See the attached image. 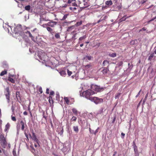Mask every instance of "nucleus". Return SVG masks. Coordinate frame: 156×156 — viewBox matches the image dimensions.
I'll use <instances>...</instances> for the list:
<instances>
[{
	"instance_id": "nucleus-44",
	"label": "nucleus",
	"mask_w": 156,
	"mask_h": 156,
	"mask_svg": "<svg viewBox=\"0 0 156 156\" xmlns=\"http://www.w3.org/2000/svg\"><path fill=\"white\" fill-rule=\"evenodd\" d=\"M67 72L69 76H70L72 73V72L71 71H70L69 69L67 70Z\"/></svg>"
},
{
	"instance_id": "nucleus-60",
	"label": "nucleus",
	"mask_w": 156,
	"mask_h": 156,
	"mask_svg": "<svg viewBox=\"0 0 156 156\" xmlns=\"http://www.w3.org/2000/svg\"><path fill=\"white\" fill-rule=\"evenodd\" d=\"M63 129H62L61 130L60 132H61V133H63Z\"/></svg>"
},
{
	"instance_id": "nucleus-32",
	"label": "nucleus",
	"mask_w": 156,
	"mask_h": 156,
	"mask_svg": "<svg viewBox=\"0 0 156 156\" xmlns=\"http://www.w3.org/2000/svg\"><path fill=\"white\" fill-rule=\"evenodd\" d=\"M148 93H147V94H146L145 96V98L144 99L143 101V105H144L145 103V102L146 101V100L148 96Z\"/></svg>"
},
{
	"instance_id": "nucleus-54",
	"label": "nucleus",
	"mask_w": 156,
	"mask_h": 156,
	"mask_svg": "<svg viewBox=\"0 0 156 156\" xmlns=\"http://www.w3.org/2000/svg\"><path fill=\"white\" fill-rule=\"evenodd\" d=\"M23 114L24 115H27V113L26 111H25L24 112H23Z\"/></svg>"
},
{
	"instance_id": "nucleus-47",
	"label": "nucleus",
	"mask_w": 156,
	"mask_h": 156,
	"mask_svg": "<svg viewBox=\"0 0 156 156\" xmlns=\"http://www.w3.org/2000/svg\"><path fill=\"white\" fill-rule=\"evenodd\" d=\"M43 117L46 120L47 119V116H46L45 115V112H43Z\"/></svg>"
},
{
	"instance_id": "nucleus-1",
	"label": "nucleus",
	"mask_w": 156,
	"mask_h": 156,
	"mask_svg": "<svg viewBox=\"0 0 156 156\" xmlns=\"http://www.w3.org/2000/svg\"><path fill=\"white\" fill-rule=\"evenodd\" d=\"M95 94L94 92L92 90L90 89H88L83 91L82 94L84 97L90 100L91 98L92 97L91 96Z\"/></svg>"
},
{
	"instance_id": "nucleus-8",
	"label": "nucleus",
	"mask_w": 156,
	"mask_h": 156,
	"mask_svg": "<svg viewBox=\"0 0 156 156\" xmlns=\"http://www.w3.org/2000/svg\"><path fill=\"white\" fill-rule=\"evenodd\" d=\"M20 93L19 92L17 91L16 93V97L17 98V101L20 103H21V100L20 98Z\"/></svg>"
},
{
	"instance_id": "nucleus-2",
	"label": "nucleus",
	"mask_w": 156,
	"mask_h": 156,
	"mask_svg": "<svg viewBox=\"0 0 156 156\" xmlns=\"http://www.w3.org/2000/svg\"><path fill=\"white\" fill-rule=\"evenodd\" d=\"M40 59L44 62H47L48 60V57L44 52H39L38 55Z\"/></svg>"
},
{
	"instance_id": "nucleus-49",
	"label": "nucleus",
	"mask_w": 156,
	"mask_h": 156,
	"mask_svg": "<svg viewBox=\"0 0 156 156\" xmlns=\"http://www.w3.org/2000/svg\"><path fill=\"white\" fill-rule=\"evenodd\" d=\"M46 93L47 94H49V90L48 88H47L46 89Z\"/></svg>"
},
{
	"instance_id": "nucleus-16",
	"label": "nucleus",
	"mask_w": 156,
	"mask_h": 156,
	"mask_svg": "<svg viewBox=\"0 0 156 156\" xmlns=\"http://www.w3.org/2000/svg\"><path fill=\"white\" fill-rule=\"evenodd\" d=\"M131 16H126V15H125L120 19V22H122L125 21L127 18H128Z\"/></svg>"
},
{
	"instance_id": "nucleus-34",
	"label": "nucleus",
	"mask_w": 156,
	"mask_h": 156,
	"mask_svg": "<svg viewBox=\"0 0 156 156\" xmlns=\"http://www.w3.org/2000/svg\"><path fill=\"white\" fill-rule=\"evenodd\" d=\"M60 74L62 76H64L66 74L65 71L62 70L60 72Z\"/></svg>"
},
{
	"instance_id": "nucleus-29",
	"label": "nucleus",
	"mask_w": 156,
	"mask_h": 156,
	"mask_svg": "<svg viewBox=\"0 0 156 156\" xmlns=\"http://www.w3.org/2000/svg\"><path fill=\"white\" fill-rule=\"evenodd\" d=\"M121 94V93L120 92L116 94L115 95V99H117V98H119V97H120Z\"/></svg>"
},
{
	"instance_id": "nucleus-9",
	"label": "nucleus",
	"mask_w": 156,
	"mask_h": 156,
	"mask_svg": "<svg viewBox=\"0 0 156 156\" xmlns=\"http://www.w3.org/2000/svg\"><path fill=\"white\" fill-rule=\"evenodd\" d=\"M93 57L91 56L86 55L83 58V60L86 62H88V61L91 60Z\"/></svg>"
},
{
	"instance_id": "nucleus-5",
	"label": "nucleus",
	"mask_w": 156,
	"mask_h": 156,
	"mask_svg": "<svg viewBox=\"0 0 156 156\" xmlns=\"http://www.w3.org/2000/svg\"><path fill=\"white\" fill-rule=\"evenodd\" d=\"M4 93L6 98L7 100L8 103H9L10 102V92L9 91V87H6Z\"/></svg>"
},
{
	"instance_id": "nucleus-23",
	"label": "nucleus",
	"mask_w": 156,
	"mask_h": 156,
	"mask_svg": "<svg viewBox=\"0 0 156 156\" xmlns=\"http://www.w3.org/2000/svg\"><path fill=\"white\" fill-rule=\"evenodd\" d=\"M108 55L111 57L114 58L116 56V53H113L112 54H109Z\"/></svg>"
},
{
	"instance_id": "nucleus-46",
	"label": "nucleus",
	"mask_w": 156,
	"mask_h": 156,
	"mask_svg": "<svg viewBox=\"0 0 156 156\" xmlns=\"http://www.w3.org/2000/svg\"><path fill=\"white\" fill-rule=\"evenodd\" d=\"M99 128L98 127L96 130L95 131V132H94V134L95 135H96V134L98 132V129H99Z\"/></svg>"
},
{
	"instance_id": "nucleus-55",
	"label": "nucleus",
	"mask_w": 156,
	"mask_h": 156,
	"mask_svg": "<svg viewBox=\"0 0 156 156\" xmlns=\"http://www.w3.org/2000/svg\"><path fill=\"white\" fill-rule=\"evenodd\" d=\"M59 98V94H56V98Z\"/></svg>"
},
{
	"instance_id": "nucleus-4",
	"label": "nucleus",
	"mask_w": 156,
	"mask_h": 156,
	"mask_svg": "<svg viewBox=\"0 0 156 156\" xmlns=\"http://www.w3.org/2000/svg\"><path fill=\"white\" fill-rule=\"evenodd\" d=\"M90 100L94 102L96 104H98L103 102V100L102 98H99L97 97H92Z\"/></svg>"
},
{
	"instance_id": "nucleus-3",
	"label": "nucleus",
	"mask_w": 156,
	"mask_h": 156,
	"mask_svg": "<svg viewBox=\"0 0 156 156\" xmlns=\"http://www.w3.org/2000/svg\"><path fill=\"white\" fill-rule=\"evenodd\" d=\"M92 90L97 92H99L104 90V88L96 85L92 84L91 87Z\"/></svg>"
},
{
	"instance_id": "nucleus-10",
	"label": "nucleus",
	"mask_w": 156,
	"mask_h": 156,
	"mask_svg": "<svg viewBox=\"0 0 156 156\" xmlns=\"http://www.w3.org/2000/svg\"><path fill=\"white\" fill-rule=\"evenodd\" d=\"M25 33L26 34L28 35V37H30L32 40L34 41H35L34 37L32 36L30 31H27L26 32H25Z\"/></svg>"
},
{
	"instance_id": "nucleus-37",
	"label": "nucleus",
	"mask_w": 156,
	"mask_h": 156,
	"mask_svg": "<svg viewBox=\"0 0 156 156\" xmlns=\"http://www.w3.org/2000/svg\"><path fill=\"white\" fill-rule=\"evenodd\" d=\"M122 7V5L121 4H120V5L117 6V9L118 10H120L121 9Z\"/></svg>"
},
{
	"instance_id": "nucleus-61",
	"label": "nucleus",
	"mask_w": 156,
	"mask_h": 156,
	"mask_svg": "<svg viewBox=\"0 0 156 156\" xmlns=\"http://www.w3.org/2000/svg\"><path fill=\"white\" fill-rule=\"evenodd\" d=\"M25 135H26V137L28 139V135L27 134H25Z\"/></svg>"
},
{
	"instance_id": "nucleus-14",
	"label": "nucleus",
	"mask_w": 156,
	"mask_h": 156,
	"mask_svg": "<svg viewBox=\"0 0 156 156\" xmlns=\"http://www.w3.org/2000/svg\"><path fill=\"white\" fill-rule=\"evenodd\" d=\"M60 33H55V37L57 39H60Z\"/></svg>"
},
{
	"instance_id": "nucleus-36",
	"label": "nucleus",
	"mask_w": 156,
	"mask_h": 156,
	"mask_svg": "<svg viewBox=\"0 0 156 156\" xmlns=\"http://www.w3.org/2000/svg\"><path fill=\"white\" fill-rule=\"evenodd\" d=\"M134 145L133 146H134V151L135 152H136L137 151V147L136 146V145L135 143L134 142Z\"/></svg>"
},
{
	"instance_id": "nucleus-38",
	"label": "nucleus",
	"mask_w": 156,
	"mask_h": 156,
	"mask_svg": "<svg viewBox=\"0 0 156 156\" xmlns=\"http://www.w3.org/2000/svg\"><path fill=\"white\" fill-rule=\"evenodd\" d=\"M77 118L75 116H73L71 119V121H76V120Z\"/></svg>"
},
{
	"instance_id": "nucleus-15",
	"label": "nucleus",
	"mask_w": 156,
	"mask_h": 156,
	"mask_svg": "<svg viewBox=\"0 0 156 156\" xmlns=\"http://www.w3.org/2000/svg\"><path fill=\"white\" fill-rule=\"evenodd\" d=\"M87 37L86 35H85L83 36L80 37L79 39L78 43H80L81 42V41L83 40H84L86 39Z\"/></svg>"
},
{
	"instance_id": "nucleus-57",
	"label": "nucleus",
	"mask_w": 156,
	"mask_h": 156,
	"mask_svg": "<svg viewBox=\"0 0 156 156\" xmlns=\"http://www.w3.org/2000/svg\"><path fill=\"white\" fill-rule=\"evenodd\" d=\"M67 16L66 15H65L64 16L63 19H65L67 18Z\"/></svg>"
},
{
	"instance_id": "nucleus-59",
	"label": "nucleus",
	"mask_w": 156,
	"mask_h": 156,
	"mask_svg": "<svg viewBox=\"0 0 156 156\" xmlns=\"http://www.w3.org/2000/svg\"><path fill=\"white\" fill-rule=\"evenodd\" d=\"M115 119H116V117H115L113 120V121H112V122L113 123L115 121Z\"/></svg>"
},
{
	"instance_id": "nucleus-62",
	"label": "nucleus",
	"mask_w": 156,
	"mask_h": 156,
	"mask_svg": "<svg viewBox=\"0 0 156 156\" xmlns=\"http://www.w3.org/2000/svg\"><path fill=\"white\" fill-rule=\"evenodd\" d=\"M116 153H117V152H116V151L115 152H114V154H113V156H115V154H116Z\"/></svg>"
},
{
	"instance_id": "nucleus-28",
	"label": "nucleus",
	"mask_w": 156,
	"mask_h": 156,
	"mask_svg": "<svg viewBox=\"0 0 156 156\" xmlns=\"http://www.w3.org/2000/svg\"><path fill=\"white\" fill-rule=\"evenodd\" d=\"M79 6L81 8H84L83 6V2H81L80 1H79Z\"/></svg>"
},
{
	"instance_id": "nucleus-6",
	"label": "nucleus",
	"mask_w": 156,
	"mask_h": 156,
	"mask_svg": "<svg viewBox=\"0 0 156 156\" xmlns=\"http://www.w3.org/2000/svg\"><path fill=\"white\" fill-rule=\"evenodd\" d=\"M0 140L3 145H6L7 142L3 134H1L0 136Z\"/></svg>"
},
{
	"instance_id": "nucleus-12",
	"label": "nucleus",
	"mask_w": 156,
	"mask_h": 156,
	"mask_svg": "<svg viewBox=\"0 0 156 156\" xmlns=\"http://www.w3.org/2000/svg\"><path fill=\"white\" fill-rule=\"evenodd\" d=\"M47 30L52 35H53V34L55 33V32L49 26L47 28Z\"/></svg>"
},
{
	"instance_id": "nucleus-11",
	"label": "nucleus",
	"mask_w": 156,
	"mask_h": 156,
	"mask_svg": "<svg viewBox=\"0 0 156 156\" xmlns=\"http://www.w3.org/2000/svg\"><path fill=\"white\" fill-rule=\"evenodd\" d=\"M32 139L33 140H34L37 143H38V140L37 138L35 133L33 132H32Z\"/></svg>"
},
{
	"instance_id": "nucleus-17",
	"label": "nucleus",
	"mask_w": 156,
	"mask_h": 156,
	"mask_svg": "<svg viewBox=\"0 0 156 156\" xmlns=\"http://www.w3.org/2000/svg\"><path fill=\"white\" fill-rule=\"evenodd\" d=\"M20 124L21 125V129L22 130H23L24 129V125L25 123L23 120H21L20 122Z\"/></svg>"
},
{
	"instance_id": "nucleus-26",
	"label": "nucleus",
	"mask_w": 156,
	"mask_h": 156,
	"mask_svg": "<svg viewBox=\"0 0 156 156\" xmlns=\"http://www.w3.org/2000/svg\"><path fill=\"white\" fill-rule=\"evenodd\" d=\"M64 100L65 102H66V103L67 104L69 105V100L68 98L65 97L64 98Z\"/></svg>"
},
{
	"instance_id": "nucleus-30",
	"label": "nucleus",
	"mask_w": 156,
	"mask_h": 156,
	"mask_svg": "<svg viewBox=\"0 0 156 156\" xmlns=\"http://www.w3.org/2000/svg\"><path fill=\"white\" fill-rule=\"evenodd\" d=\"M30 5H28L26 6L25 7V9L27 11H29L30 9Z\"/></svg>"
},
{
	"instance_id": "nucleus-63",
	"label": "nucleus",
	"mask_w": 156,
	"mask_h": 156,
	"mask_svg": "<svg viewBox=\"0 0 156 156\" xmlns=\"http://www.w3.org/2000/svg\"><path fill=\"white\" fill-rule=\"evenodd\" d=\"M83 44H80V46L81 47H82V46H83Z\"/></svg>"
},
{
	"instance_id": "nucleus-58",
	"label": "nucleus",
	"mask_w": 156,
	"mask_h": 156,
	"mask_svg": "<svg viewBox=\"0 0 156 156\" xmlns=\"http://www.w3.org/2000/svg\"><path fill=\"white\" fill-rule=\"evenodd\" d=\"M28 110L29 111L30 113V115H31V116H32V113H31V112L30 111V108H28Z\"/></svg>"
},
{
	"instance_id": "nucleus-22",
	"label": "nucleus",
	"mask_w": 156,
	"mask_h": 156,
	"mask_svg": "<svg viewBox=\"0 0 156 156\" xmlns=\"http://www.w3.org/2000/svg\"><path fill=\"white\" fill-rule=\"evenodd\" d=\"M10 127V124L9 123H8L5 125V128L4 129L5 131H6L8 129H9Z\"/></svg>"
},
{
	"instance_id": "nucleus-18",
	"label": "nucleus",
	"mask_w": 156,
	"mask_h": 156,
	"mask_svg": "<svg viewBox=\"0 0 156 156\" xmlns=\"http://www.w3.org/2000/svg\"><path fill=\"white\" fill-rule=\"evenodd\" d=\"M7 73V70H5L2 71L0 73V75L1 76H2L6 74Z\"/></svg>"
},
{
	"instance_id": "nucleus-45",
	"label": "nucleus",
	"mask_w": 156,
	"mask_h": 156,
	"mask_svg": "<svg viewBox=\"0 0 156 156\" xmlns=\"http://www.w3.org/2000/svg\"><path fill=\"white\" fill-rule=\"evenodd\" d=\"M38 90L40 92V94H42L43 93L42 88L41 87H39Z\"/></svg>"
},
{
	"instance_id": "nucleus-40",
	"label": "nucleus",
	"mask_w": 156,
	"mask_h": 156,
	"mask_svg": "<svg viewBox=\"0 0 156 156\" xmlns=\"http://www.w3.org/2000/svg\"><path fill=\"white\" fill-rule=\"evenodd\" d=\"M42 26L44 28H46V29H47V28L49 27L48 25V23L44 24L42 25Z\"/></svg>"
},
{
	"instance_id": "nucleus-53",
	"label": "nucleus",
	"mask_w": 156,
	"mask_h": 156,
	"mask_svg": "<svg viewBox=\"0 0 156 156\" xmlns=\"http://www.w3.org/2000/svg\"><path fill=\"white\" fill-rule=\"evenodd\" d=\"M121 135V136H122V138H124L125 135V134H124L123 133H122Z\"/></svg>"
},
{
	"instance_id": "nucleus-41",
	"label": "nucleus",
	"mask_w": 156,
	"mask_h": 156,
	"mask_svg": "<svg viewBox=\"0 0 156 156\" xmlns=\"http://www.w3.org/2000/svg\"><path fill=\"white\" fill-rule=\"evenodd\" d=\"M75 27L74 26L69 27L67 29V31H69L72 29H73Z\"/></svg>"
},
{
	"instance_id": "nucleus-51",
	"label": "nucleus",
	"mask_w": 156,
	"mask_h": 156,
	"mask_svg": "<svg viewBox=\"0 0 156 156\" xmlns=\"http://www.w3.org/2000/svg\"><path fill=\"white\" fill-rule=\"evenodd\" d=\"M73 1H72V0H68L67 2V3L69 4H71V2Z\"/></svg>"
},
{
	"instance_id": "nucleus-27",
	"label": "nucleus",
	"mask_w": 156,
	"mask_h": 156,
	"mask_svg": "<svg viewBox=\"0 0 156 156\" xmlns=\"http://www.w3.org/2000/svg\"><path fill=\"white\" fill-rule=\"evenodd\" d=\"M8 80L9 81H10L12 83H14L15 82V80L11 77H9L8 78Z\"/></svg>"
},
{
	"instance_id": "nucleus-64",
	"label": "nucleus",
	"mask_w": 156,
	"mask_h": 156,
	"mask_svg": "<svg viewBox=\"0 0 156 156\" xmlns=\"http://www.w3.org/2000/svg\"><path fill=\"white\" fill-rule=\"evenodd\" d=\"M154 53L156 54V49H155V51H154V53Z\"/></svg>"
},
{
	"instance_id": "nucleus-21",
	"label": "nucleus",
	"mask_w": 156,
	"mask_h": 156,
	"mask_svg": "<svg viewBox=\"0 0 156 156\" xmlns=\"http://www.w3.org/2000/svg\"><path fill=\"white\" fill-rule=\"evenodd\" d=\"M105 4L107 5H112V2L111 0L105 2Z\"/></svg>"
},
{
	"instance_id": "nucleus-35",
	"label": "nucleus",
	"mask_w": 156,
	"mask_h": 156,
	"mask_svg": "<svg viewBox=\"0 0 156 156\" xmlns=\"http://www.w3.org/2000/svg\"><path fill=\"white\" fill-rule=\"evenodd\" d=\"M69 9L71 10L74 11L77 8L75 7H69Z\"/></svg>"
},
{
	"instance_id": "nucleus-39",
	"label": "nucleus",
	"mask_w": 156,
	"mask_h": 156,
	"mask_svg": "<svg viewBox=\"0 0 156 156\" xmlns=\"http://www.w3.org/2000/svg\"><path fill=\"white\" fill-rule=\"evenodd\" d=\"M135 41H136V40H132L130 42V44L131 45H133L135 44Z\"/></svg>"
},
{
	"instance_id": "nucleus-33",
	"label": "nucleus",
	"mask_w": 156,
	"mask_h": 156,
	"mask_svg": "<svg viewBox=\"0 0 156 156\" xmlns=\"http://www.w3.org/2000/svg\"><path fill=\"white\" fill-rule=\"evenodd\" d=\"M70 6H72L73 7H76L78 8V6L77 4L75 2L72 3L70 5Z\"/></svg>"
},
{
	"instance_id": "nucleus-31",
	"label": "nucleus",
	"mask_w": 156,
	"mask_h": 156,
	"mask_svg": "<svg viewBox=\"0 0 156 156\" xmlns=\"http://www.w3.org/2000/svg\"><path fill=\"white\" fill-rule=\"evenodd\" d=\"M154 56V54H151L150 56L148 58V60L151 61Z\"/></svg>"
},
{
	"instance_id": "nucleus-24",
	"label": "nucleus",
	"mask_w": 156,
	"mask_h": 156,
	"mask_svg": "<svg viewBox=\"0 0 156 156\" xmlns=\"http://www.w3.org/2000/svg\"><path fill=\"white\" fill-rule=\"evenodd\" d=\"M73 112L74 114H75V115H77L78 114V111L75 108H73L72 109Z\"/></svg>"
},
{
	"instance_id": "nucleus-25",
	"label": "nucleus",
	"mask_w": 156,
	"mask_h": 156,
	"mask_svg": "<svg viewBox=\"0 0 156 156\" xmlns=\"http://www.w3.org/2000/svg\"><path fill=\"white\" fill-rule=\"evenodd\" d=\"M108 64H109V62L107 60H104L102 63L103 66H105L106 65Z\"/></svg>"
},
{
	"instance_id": "nucleus-52",
	"label": "nucleus",
	"mask_w": 156,
	"mask_h": 156,
	"mask_svg": "<svg viewBox=\"0 0 156 156\" xmlns=\"http://www.w3.org/2000/svg\"><path fill=\"white\" fill-rule=\"evenodd\" d=\"M82 23V21H80L77 23V24L78 25H81Z\"/></svg>"
},
{
	"instance_id": "nucleus-42",
	"label": "nucleus",
	"mask_w": 156,
	"mask_h": 156,
	"mask_svg": "<svg viewBox=\"0 0 156 156\" xmlns=\"http://www.w3.org/2000/svg\"><path fill=\"white\" fill-rule=\"evenodd\" d=\"M3 68H5L7 69H8L9 68L8 65L6 64H3Z\"/></svg>"
},
{
	"instance_id": "nucleus-43",
	"label": "nucleus",
	"mask_w": 156,
	"mask_h": 156,
	"mask_svg": "<svg viewBox=\"0 0 156 156\" xmlns=\"http://www.w3.org/2000/svg\"><path fill=\"white\" fill-rule=\"evenodd\" d=\"M11 119L14 122H16V117L15 116H13L12 115H11Z\"/></svg>"
},
{
	"instance_id": "nucleus-20",
	"label": "nucleus",
	"mask_w": 156,
	"mask_h": 156,
	"mask_svg": "<svg viewBox=\"0 0 156 156\" xmlns=\"http://www.w3.org/2000/svg\"><path fill=\"white\" fill-rule=\"evenodd\" d=\"M73 129L74 131H75L76 133H78L79 131V129L78 126H74L73 127Z\"/></svg>"
},
{
	"instance_id": "nucleus-50",
	"label": "nucleus",
	"mask_w": 156,
	"mask_h": 156,
	"mask_svg": "<svg viewBox=\"0 0 156 156\" xmlns=\"http://www.w3.org/2000/svg\"><path fill=\"white\" fill-rule=\"evenodd\" d=\"M141 90H140V91H139V92H138V93L137 94V95H136V98H137V97H138L139 96V95L140 94V92H141Z\"/></svg>"
},
{
	"instance_id": "nucleus-13",
	"label": "nucleus",
	"mask_w": 156,
	"mask_h": 156,
	"mask_svg": "<svg viewBox=\"0 0 156 156\" xmlns=\"http://www.w3.org/2000/svg\"><path fill=\"white\" fill-rule=\"evenodd\" d=\"M108 71H109V70L107 68L104 67L103 68L101 72L103 74H105L107 73Z\"/></svg>"
},
{
	"instance_id": "nucleus-56",
	"label": "nucleus",
	"mask_w": 156,
	"mask_h": 156,
	"mask_svg": "<svg viewBox=\"0 0 156 156\" xmlns=\"http://www.w3.org/2000/svg\"><path fill=\"white\" fill-rule=\"evenodd\" d=\"M146 29L145 27H143L142 29L141 30H143V31H145L146 30Z\"/></svg>"
},
{
	"instance_id": "nucleus-48",
	"label": "nucleus",
	"mask_w": 156,
	"mask_h": 156,
	"mask_svg": "<svg viewBox=\"0 0 156 156\" xmlns=\"http://www.w3.org/2000/svg\"><path fill=\"white\" fill-rule=\"evenodd\" d=\"M54 94V92L53 91H51L50 92V95H53Z\"/></svg>"
},
{
	"instance_id": "nucleus-19",
	"label": "nucleus",
	"mask_w": 156,
	"mask_h": 156,
	"mask_svg": "<svg viewBox=\"0 0 156 156\" xmlns=\"http://www.w3.org/2000/svg\"><path fill=\"white\" fill-rule=\"evenodd\" d=\"M83 6L84 8L88 7L89 5L87 2H86L85 1H83Z\"/></svg>"
},
{
	"instance_id": "nucleus-7",
	"label": "nucleus",
	"mask_w": 156,
	"mask_h": 156,
	"mask_svg": "<svg viewBox=\"0 0 156 156\" xmlns=\"http://www.w3.org/2000/svg\"><path fill=\"white\" fill-rule=\"evenodd\" d=\"M57 22L55 21H51L48 23V26L51 27H54L55 26L57 25Z\"/></svg>"
}]
</instances>
